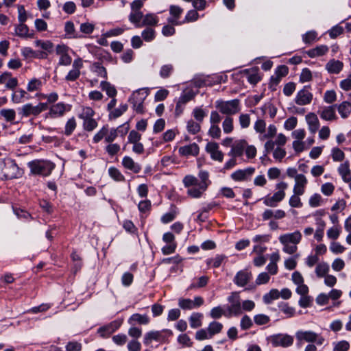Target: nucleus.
<instances>
[{
	"label": "nucleus",
	"instance_id": "obj_1",
	"mask_svg": "<svg viewBox=\"0 0 351 351\" xmlns=\"http://www.w3.org/2000/svg\"><path fill=\"white\" fill-rule=\"evenodd\" d=\"M21 172L13 160L8 159L0 162V178L12 180L18 178Z\"/></svg>",
	"mask_w": 351,
	"mask_h": 351
},
{
	"label": "nucleus",
	"instance_id": "obj_2",
	"mask_svg": "<svg viewBox=\"0 0 351 351\" xmlns=\"http://www.w3.org/2000/svg\"><path fill=\"white\" fill-rule=\"evenodd\" d=\"M29 166L33 173L44 176H49L55 167L50 161L39 160L29 162Z\"/></svg>",
	"mask_w": 351,
	"mask_h": 351
},
{
	"label": "nucleus",
	"instance_id": "obj_3",
	"mask_svg": "<svg viewBox=\"0 0 351 351\" xmlns=\"http://www.w3.org/2000/svg\"><path fill=\"white\" fill-rule=\"evenodd\" d=\"M216 108L222 113L227 115L234 114L239 112V100L236 99L230 101H217Z\"/></svg>",
	"mask_w": 351,
	"mask_h": 351
},
{
	"label": "nucleus",
	"instance_id": "obj_4",
	"mask_svg": "<svg viewBox=\"0 0 351 351\" xmlns=\"http://www.w3.org/2000/svg\"><path fill=\"white\" fill-rule=\"evenodd\" d=\"M288 185L286 182H280L276 184V187L278 191L276 192L273 196L267 197L264 200V204L270 207L276 206L277 204L281 202L285 197V190L287 188Z\"/></svg>",
	"mask_w": 351,
	"mask_h": 351
},
{
	"label": "nucleus",
	"instance_id": "obj_5",
	"mask_svg": "<svg viewBox=\"0 0 351 351\" xmlns=\"http://www.w3.org/2000/svg\"><path fill=\"white\" fill-rule=\"evenodd\" d=\"M296 338L298 341H304L308 343H316L322 345L324 338L313 331H299L296 333Z\"/></svg>",
	"mask_w": 351,
	"mask_h": 351
},
{
	"label": "nucleus",
	"instance_id": "obj_6",
	"mask_svg": "<svg viewBox=\"0 0 351 351\" xmlns=\"http://www.w3.org/2000/svg\"><path fill=\"white\" fill-rule=\"evenodd\" d=\"M228 301L231 304L227 307V317L237 315L242 313L240 298L237 293H232L228 298Z\"/></svg>",
	"mask_w": 351,
	"mask_h": 351
},
{
	"label": "nucleus",
	"instance_id": "obj_7",
	"mask_svg": "<svg viewBox=\"0 0 351 351\" xmlns=\"http://www.w3.org/2000/svg\"><path fill=\"white\" fill-rule=\"evenodd\" d=\"M47 108V103H39L36 106L27 104L21 108L20 113L24 117H29L30 115L37 116L43 111L46 110Z\"/></svg>",
	"mask_w": 351,
	"mask_h": 351
},
{
	"label": "nucleus",
	"instance_id": "obj_8",
	"mask_svg": "<svg viewBox=\"0 0 351 351\" xmlns=\"http://www.w3.org/2000/svg\"><path fill=\"white\" fill-rule=\"evenodd\" d=\"M143 90H138L135 91L130 99V101L133 104L134 109L138 112V113H143V100L145 99L146 95H145V93H142Z\"/></svg>",
	"mask_w": 351,
	"mask_h": 351
},
{
	"label": "nucleus",
	"instance_id": "obj_9",
	"mask_svg": "<svg viewBox=\"0 0 351 351\" xmlns=\"http://www.w3.org/2000/svg\"><path fill=\"white\" fill-rule=\"evenodd\" d=\"M271 342L275 346L287 347L293 342V338L288 335L278 334L271 337Z\"/></svg>",
	"mask_w": 351,
	"mask_h": 351
},
{
	"label": "nucleus",
	"instance_id": "obj_10",
	"mask_svg": "<svg viewBox=\"0 0 351 351\" xmlns=\"http://www.w3.org/2000/svg\"><path fill=\"white\" fill-rule=\"evenodd\" d=\"M206 151L210 154L215 160L221 162L223 158V153L219 150V145L215 142H209L206 146Z\"/></svg>",
	"mask_w": 351,
	"mask_h": 351
},
{
	"label": "nucleus",
	"instance_id": "obj_11",
	"mask_svg": "<svg viewBox=\"0 0 351 351\" xmlns=\"http://www.w3.org/2000/svg\"><path fill=\"white\" fill-rule=\"evenodd\" d=\"M313 99V95L306 88L300 90L295 97V103L300 106L310 104Z\"/></svg>",
	"mask_w": 351,
	"mask_h": 351
},
{
	"label": "nucleus",
	"instance_id": "obj_12",
	"mask_svg": "<svg viewBox=\"0 0 351 351\" xmlns=\"http://www.w3.org/2000/svg\"><path fill=\"white\" fill-rule=\"evenodd\" d=\"M301 239L302 234L299 231H295L291 234H285L279 237L282 244H289L291 243L296 245L300 242Z\"/></svg>",
	"mask_w": 351,
	"mask_h": 351
},
{
	"label": "nucleus",
	"instance_id": "obj_13",
	"mask_svg": "<svg viewBox=\"0 0 351 351\" xmlns=\"http://www.w3.org/2000/svg\"><path fill=\"white\" fill-rule=\"evenodd\" d=\"M251 278V272H248L245 270H242L237 274L234 278V282L238 286L243 287L248 283Z\"/></svg>",
	"mask_w": 351,
	"mask_h": 351
},
{
	"label": "nucleus",
	"instance_id": "obj_14",
	"mask_svg": "<svg viewBox=\"0 0 351 351\" xmlns=\"http://www.w3.org/2000/svg\"><path fill=\"white\" fill-rule=\"evenodd\" d=\"M247 146V142L245 140H239L234 143L232 146V149L229 155L232 157L241 156L243 153L245 147Z\"/></svg>",
	"mask_w": 351,
	"mask_h": 351
},
{
	"label": "nucleus",
	"instance_id": "obj_15",
	"mask_svg": "<svg viewBox=\"0 0 351 351\" xmlns=\"http://www.w3.org/2000/svg\"><path fill=\"white\" fill-rule=\"evenodd\" d=\"M306 120L308 125L309 130L315 134L319 127V122L317 115L313 112H310L306 115Z\"/></svg>",
	"mask_w": 351,
	"mask_h": 351
},
{
	"label": "nucleus",
	"instance_id": "obj_16",
	"mask_svg": "<svg viewBox=\"0 0 351 351\" xmlns=\"http://www.w3.org/2000/svg\"><path fill=\"white\" fill-rule=\"evenodd\" d=\"M183 10L178 5H171L169 8L170 14L173 16V18H169L168 19L169 23H170L173 25H178L180 23L178 22V19L182 14Z\"/></svg>",
	"mask_w": 351,
	"mask_h": 351
},
{
	"label": "nucleus",
	"instance_id": "obj_17",
	"mask_svg": "<svg viewBox=\"0 0 351 351\" xmlns=\"http://www.w3.org/2000/svg\"><path fill=\"white\" fill-rule=\"evenodd\" d=\"M254 171V168L252 167H250L244 170H238L233 173L231 177L236 181H243L246 180L248 176H252Z\"/></svg>",
	"mask_w": 351,
	"mask_h": 351
},
{
	"label": "nucleus",
	"instance_id": "obj_18",
	"mask_svg": "<svg viewBox=\"0 0 351 351\" xmlns=\"http://www.w3.org/2000/svg\"><path fill=\"white\" fill-rule=\"evenodd\" d=\"M179 153L182 156H197L199 154V147L196 143L190 144L189 145L180 147Z\"/></svg>",
	"mask_w": 351,
	"mask_h": 351
},
{
	"label": "nucleus",
	"instance_id": "obj_19",
	"mask_svg": "<svg viewBox=\"0 0 351 351\" xmlns=\"http://www.w3.org/2000/svg\"><path fill=\"white\" fill-rule=\"evenodd\" d=\"M338 171L344 182H349L351 181V171L348 161L340 165Z\"/></svg>",
	"mask_w": 351,
	"mask_h": 351
},
{
	"label": "nucleus",
	"instance_id": "obj_20",
	"mask_svg": "<svg viewBox=\"0 0 351 351\" xmlns=\"http://www.w3.org/2000/svg\"><path fill=\"white\" fill-rule=\"evenodd\" d=\"M343 64L339 60H330L326 65L327 71L330 73H339L343 69Z\"/></svg>",
	"mask_w": 351,
	"mask_h": 351
},
{
	"label": "nucleus",
	"instance_id": "obj_21",
	"mask_svg": "<svg viewBox=\"0 0 351 351\" xmlns=\"http://www.w3.org/2000/svg\"><path fill=\"white\" fill-rule=\"evenodd\" d=\"M119 324L117 322H112L107 326L100 328L98 330V332L102 337H109L112 332H114L118 328Z\"/></svg>",
	"mask_w": 351,
	"mask_h": 351
},
{
	"label": "nucleus",
	"instance_id": "obj_22",
	"mask_svg": "<svg viewBox=\"0 0 351 351\" xmlns=\"http://www.w3.org/2000/svg\"><path fill=\"white\" fill-rule=\"evenodd\" d=\"M149 319L147 315H141L138 313L133 314L128 319L129 324L134 325L136 323L139 324H147Z\"/></svg>",
	"mask_w": 351,
	"mask_h": 351
},
{
	"label": "nucleus",
	"instance_id": "obj_23",
	"mask_svg": "<svg viewBox=\"0 0 351 351\" xmlns=\"http://www.w3.org/2000/svg\"><path fill=\"white\" fill-rule=\"evenodd\" d=\"M322 119L326 121H332L337 119L335 110V106H328L319 113Z\"/></svg>",
	"mask_w": 351,
	"mask_h": 351
},
{
	"label": "nucleus",
	"instance_id": "obj_24",
	"mask_svg": "<svg viewBox=\"0 0 351 351\" xmlns=\"http://www.w3.org/2000/svg\"><path fill=\"white\" fill-rule=\"evenodd\" d=\"M123 165L134 173H138L141 170L139 165L135 164L134 160L129 156H125L123 159Z\"/></svg>",
	"mask_w": 351,
	"mask_h": 351
},
{
	"label": "nucleus",
	"instance_id": "obj_25",
	"mask_svg": "<svg viewBox=\"0 0 351 351\" xmlns=\"http://www.w3.org/2000/svg\"><path fill=\"white\" fill-rule=\"evenodd\" d=\"M328 51V47L326 45H321L316 47L314 49L309 50L307 54L311 58H315L316 56H320L324 55Z\"/></svg>",
	"mask_w": 351,
	"mask_h": 351
},
{
	"label": "nucleus",
	"instance_id": "obj_26",
	"mask_svg": "<svg viewBox=\"0 0 351 351\" xmlns=\"http://www.w3.org/2000/svg\"><path fill=\"white\" fill-rule=\"evenodd\" d=\"M143 14L141 11H132L130 16L129 20L131 23H134L136 27H141V21L143 19Z\"/></svg>",
	"mask_w": 351,
	"mask_h": 351
},
{
	"label": "nucleus",
	"instance_id": "obj_27",
	"mask_svg": "<svg viewBox=\"0 0 351 351\" xmlns=\"http://www.w3.org/2000/svg\"><path fill=\"white\" fill-rule=\"evenodd\" d=\"M338 111L342 118H346L351 112V104L348 101H343L338 106Z\"/></svg>",
	"mask_w": 351,
	"mask_h": 351
},
{
	"label": "nucleus",
	"instance_id": "obj_28",
	"mask_svg": "<svg viewBox=\"0 0 351 351\" xmlns=\"http://www.w3.org/2000/svg\"><path fill=\"white\" fill-rule=\"evenodd\" d=\"M65 105L62 103H59L51 107L49 114L53 116H62L65 112Z\"/></svg>",
	"mask_w": 351,
	"mask_h": 351
},
{
	"label": "nucleus",
	"instance_id": "obj_29",
	"mask_svg": "<svg viewBox=\"0 0 351 351\" xmlns=\"http://www.w3.org/2000/svg\"><path fill=\"white\" fill-rule=\"evenodd\" d=\"M329 271V266L326 263L322 262L317 263L315 268V273L317 277L322 278L326 276Z\"/></svg>",
	"mask_w": 351,
	"mask_h": 351
},
{
	"label": "nucleus",
	"instance_id": "obj_30",
	"mask_svg": "<svg viewBox=\"0 0 351 351\" xmlns=\"http://www.w3.org/2000/svg\"><path fill=\"white\" fill-rule=\"evenodd\" d=\"M158 23L157 17L154 14H147L143 17L141 27L145 25L154 26Z\"/></svg>",
	"mask_w": 351,
	"mask_h": 351
},
{
	"label": "nucleus",
	"instance_id": "obj_31",
	"mask_svg": "<svg viewBox=\"0 0 351 351\" xmlns=\"http://www.w3.org/2000/svg\"><path fill=\"white\" fill-rule=\"evenodd\" d=\"M101 87L105 90L110 97H114L117 95V90L114 86H112L109 82L103 81L101 82Z\"/></svg>",
	"mask_w": 351,
	"mask_h": 351
},
{
	"label": "nucleus",
	"instance_id": "obj_32",
	"mask_svg": "<svg viewBox=\"0 0 351 351\" xmlns=\"http://www.w3.org/2000/svg\"><path fill=\"white\" fill-rule=\"evenodd\" d=\"M161 337V334L159 331H152L147 333L145 336L144 343L145 344H149L152 340L158 341Z\"/></svg>",
	"mask_w": 351,
	"mask_h": 351
},
{
	"label": "nucleus",
	"instance_id": "obj_33",
	"mask_svg": "<svg viewBox=\"0 0 351 351\" xmlns=\"http://www.w3.org/2000/svg\"><path fill=\"white\" fill-rule=\"evenodd\" d=\"M202 315L201 313H193L190 317V325L192 328H196L202 326Z\"/></svg>",
	"mask_w": 351,
	"mask_h": 351
},
{
	"label": "nucleus",
	"instance_id": "obj_34",
	"mask_svg": "<svg viewBox=\"0 0 351 351\" xmlns=\"http://www.w3.org/2000/svg\"><path fill=\"white\" fill-rule=\"evenodd\" d=\"M16 34L20 37H28L29 36L28 32L29 29L24 23H20L15 29Z\"/></svg>",
	"mask_w": 351,
	"mask_h": 351
},
{
	"label": "nucleus",
	"instance_id": "obj_35",
	"mask_svg": "<svg viewBox=\"0 0 351 351\" xmlns=\"http://www.w3.org/2000/svg\"><path fill=\"white\" fill-rule=\"evenodd\" d=\"M223 328V325L217 322H213L210 324L208 330L210 334V336H213L215 334H217L221 332V329Z\"/></svg>",
	"mask_w": 351,
	"mask_h": 351
},
{
	"label": "nucleus",
	"instance_id": "obj_36",
	"mask_svg": "<svg viewBox=\"0 0 351 351\" xmlns=\"http://www.w3.org/2000/svg\"><path fill=\"white\" fill-rule=\"evenodd\" d=\"M222 127L223 132L226 134L230 133L234 128L233 119L229 116L226 117L223 121Z\"/></svg>",
	"mask_w": 351,
	"mask_h": 351
},
{
	"label": "nucleus",
	"instance_id": "obj_37",
	"mask_svg": "<svg viewBox=\"0 0 351 351\" xmlns=\"http://www.w3.org/2000/svg\"><path fill=\"white\" fill-rule=\"evenodd\" d=\"M199 177L201 179L199 186L202 191H206L208 185V173L206 171H200Z\"/></svg>",
	"mask_w": 351,
	"mask_h": 351
},
{
	"label": "nucleus",
	"instance_id": "obj_38",
	"mask_svg": "<svg viewBox=\"0 0 351 351\" xmlns=\"http://www.w3.org/2000/svg\"><path fill=\"white\" fill-rule=\"evenodd\" d=\"M280 297V292L277 289H272L269 293L263 297V300L266 304H269L272 300H276Z\"/></svg>",
	"mask_w": 351,
	"mask_h": 351
},
{
	"label": "nucleus",
	"instance_id": "obj_39",
	"mask_svg": "<svg viewBox=\"0 0 351 351\" xmlns=\"http://www.w3.org/2000/svg\"><path fill=\"white\" fill-rule=\"evenodd\" d=\"M155 30L151 27H147L142 32V37L146 42H150L155 38Z\"/></svg>",
	"mask_w": 351,
	"mask_h": 351
},
{
	"label": "nucleus",
	"instance_id": "obj_40",
	"mask_svg": "<svg viewBox=\"0 0 351 351\" xmlns=\"http://www.w3.org/2000/svg\"><path fill=\"white\" fill-rule=\"evenodd\" d=\"M76 125L77 124L74 117L69 119L65 125L64 134L67 136L71 135L75 129Z\"/></svg>",
	"mask_w": 351,
	"mask_h": 351
},
{
	"label": "nucleus",
	"instance_id": "obj_41",
	"mask_svg": "<svg viewBox=\"0 0 351 351\" xmlns=\"http://www.w3.org/2000/svg\"><path fill=\"white\" fill-rule=\"evenodd\" d=\"M183 183L186 187H190L191 186H198L199 181L197 178L193 176H186L183 179Z\"/></svg>",
	"mask_w": 351,
	"mask_h": 351
},
{
	"label": "nucleus",
	"instance_id": "obj_42",
	"mask_svg": "<svg viewBox=\"0 0 351 351\" xmlns=\"http://www.w3.org/2000/svg\"><path fill=\"white\" fill-rule=\"evenodd\" d=\"M332 157L335 161H343L345 158V154L342 150L338 147H335L332 150Z\"/></svg>",
	"mask_w": 351,
	"mask_h": 351
},
{
	"label": "nucleus",
	"instance_id": "obj_43",
	"mask_svg": "<svg viewBox=\"0 0 351 351\" xmlns=\"http://www.w3.org/2000/svg\"><path fill=\"white\" fill-rule=\"evenodd\" d=\"M0 114L7 121H12L15 119V111L12 109L1 110Z\"/></svg>",
	"mask_w": 351,
	"mask_h": 351
},
{
	"label": "nucleus",
	"instance_id": "obj_44",
	"mask_svg": "<svg viewBox=\"0 0 351 351\" xmlns=\"http://www.w3.org/2000/svg\"><path fill=\"white\" fill-rule=\"evenodd\" d=\"M93 66L94 68V71L96 72L98 74V75H100L104 78H107L106 70L105 67L101 66V63L95 62L93 63Z\"/></svg>",
	"mask_w": 351,
	"mask_h": 351
},
{
	"label": "nucleus",
	"instance_id": "obj_45",
	"mask_svg": "<svg viewBox=\"0 0 351 351\" xmlns=\"http://www.w3.org/2000/svg\"><path fill=\"white\" fill-rule=\"evenodd\" d=\"M199 19V14L197 10H189L184 19V22L190 23L196 21Z\"/></svg>",
	"mask_w": 351,
	"mask_h": 351
},
{
	"label": "nucleus",
	"instance_id": "obj_46",
	"mask_svg": "<svg viewBox=\"0 0 351 351\" xmlns=\"http://www.w3.org/2000/svg\"><path fill=\"white\" fill-rule=\"evenodd\" d=\"M200 125L198 123L195 122L193 120H190L187 123V130L189 132L195 134L199 132Z\"/></svg>",
	"mask_w": 351,
	"mask_h": 351
},
{
	"label": "nucleus",
	"instance_id": "obj_47",
	"mask_svg": "<svg viewBox=\"0 0 351 351\" xmlns=\"http://www.w3.org/2000/svg\"><path fill=\"white\" fill-rule=\"evenodd\" d=\"M83 120H84V124H83L84 128V130H86L87 131H92L97 125V121L93 118L86 119H83Z\"/></svg>",
	"mask_w": 351,
	"mask_h": 351
},
{
	"label": "nucleus",
	"instance_id": "obj_48",
	"mask_svg": "<svg viewBox=\"0 0 351 351\" xmlns=\"http://www.w3.org/2000/svg\"><path fill=\"white\" fill-rule=\"evenodd\" d=\"M223 315L227 316V312L220 306L215 307L210 311V316L214 319L220 318Z\"/></svg>",
	"mask_w": 351,
	"mask_h": 351
},
{
	"label": "nucleus",
	"instance_id": "obj_49",
	"mask_svg": "<svg viewBox=\"0 0 351 351\" xmlns=\"http://www.w3.org/2000/svg\"><path fill=\"white\" fill-rule=\"evenodd\" d=\"M254 322L257 325H264L267 324L270 319L269 317L263 314H258L254 316Z\"/></svg>",
	"mask_w": 351,
	"mask_h": 351
},
{
	"label": "nucleus",
	"instance_id": "obj_50",
	"mask_svg": "<svg viewBox=\"0 0 351 351\" xmlns=\"http://www.w3.org/2000/svg\"><path fill=\"white\" fill-rule=\"evenodd\" d=\"M337 95L334 90H327L324 96V100L327 104H332L336 101Z\"/></svg>",
	"mask_w": 351,
	"mask_h": 351
},
{
	"label": "nucleus",
	"instance_id": "obj_51",
	"mask_svg": "<svg viewBox=\"0 0 351 351\" xmlns=\"http://www.w3.org/2000/svg\"><path fill=\"white\" fill-rule=\"evenodd\" d=\"M208 134L214 138H219L221 136V129L217 125H212L209 129Z\"/></svg>",
	"mask_w": 351,
	"mask_h": 351
},
{
	"label": "nucleus",
	"instance_id": "obj_52",
	"mask_svg": "<svg viewBox=\"0 0 351 351\" xmlns=\"http://www.w3.org/2000/svg\"><path fill=\"white\" fill-rule=\"evenodd\" d=\"M239 123L242 128H246L249 127L250 124V117L247 114H241L239 116Z\"/></svg>",
	"mask_w": 351,
	"mask_h": 351
},
{
	"label": "nucleus",
	"instance_id": "obj_53",
	"mask_svg": "<svg viewBox=\"0 0 351 351\" xmlns=\"http://www.w3.org/2000/svg\"><path fill=\"white\" fill-rule=\"evenodd\" d=\"M195 96V94L193 91H189L187 93H184L179 98L178 101L183 105L186 104L188 101H191Z\"/></svg>",
	"mask_w": 351,
	"mask_h": 351
},
{
	"label": "nucleus",
	"instance_id": "obj_54",
	"mask_svg": "<svg viewBox=\"0 0 351 351\" xmlns=\"http://www.w3.org/2000/svg\"><path fill=\"white\" fill-rule=\"evenodd\" d=\"M266 123L263 119H258L254 124V130L261 134L265 132Z\"/></svg>",
	"mask_w": 351,
	"mask_h": 351
},
{
	"label": "nucleus",
	"instance_id": "obj_55",
	"mask_svg": "<svg viewBox=\"0 0 351 351\" xmlns=\"http://www.w3.org/2000/svg\"><path fill=\"white\" fill-rule=\"evenodd\" d=\"M141 134L135 130H132L128 136V142L130 143H136L140 141Z\"/></svg>",
	"mask_w": 351,
	"mask_h": 351
},
{
	"label": "nucleus",
	"instance_id": "obj_56",
	"mask_svg": "<svg viewBox=\"0 0 351 351\" xmlns=\"http://www.w3.org/2000/svg\"><path fill=\"white\" fill-rule=\"evenodd\" d=\"M311 79H312V74H311V71L308 69H304L302 71V73H301V75L300 77V82H306L311 81Z\"/></svg>",
	"mask_w": 351,
	"mask_h": 351
},
{
	"label": "nucleus",
	"instance_id": "obj_57",
	"mask_svg": "<svg viewBox=\"0 0 351 351\" xmlns=\"http://www.w3.org/2000/svg\"><path fill=\"white\" fill-rule=\"evenodd\" d=\"M110 176L117 181H122L124 180L123 176L119 172V171L114 167H111L109 169Z\"/></svg>",
	"mask_w": 351,
	"mask_h": 351
},
{
	"label": "nucleus",
	"instance_id": "obj_58",
	"mask_svg": "<svg viewBox=\"0 0 351 351\" xmlns=\"http://www.w3.org/2000/svg\"><path fill=\"white\" fill-rule=\"evenodd\" d=\"M95 29V25L90 23H84L80 25V31L84 34H91Z\"/></svg>",
	"mask_w": 351,
	"mask_h": 351
},
{
	"label": "nucleus",
	"instance_id": "obj_59",
	"mask_svg": "<svg viewBox=\"0 0 351 351\" xmlns=\"http://www.w3.org/2000/svg\"><path fill=\"white\" fill-rule=\"evenodd\" d=\"M76 5L73 1L66 2L63 5V10L67 14H73L75 12Z\"/></svg>",
	"mask_w": 351,
	"mask_h": 351
},
{
	"label": "nucleus",
	"instance_id": "obj_60",
	"mask_svg": "<svg viewBox=\"0 0 351 351\" xmlns=\"http://www.w3.org/2000/svg\"><path fill=\"white\" fill-rule=\"evenodd\" d=\"M173 71V66L171 64H166L162 66L160 75L162 77H168Z\"/></svg>",
	"mask_w": 351,
	"mask_h": 351
},
{
	"label": "nucleus",
	"instance_id": "obj_61",
	"mask_svg": "<svg viewBox=\"0 0 351 351\" xmlns=\"http://www.w3.org/2000/svg\"><path fill=\"white\" fill-rule=\"evenodd\" d=\"M82 349L81 343L77 341L69 342L66 346V351H80Z\"/></svg>",
	"mask_w": 351,
	"mask_h": 351
},
{
	"label": "nucleus",
	"instance_id": "obj_62",
	"mask_svg": "<svg viewBox=\"0 0 351 351\" xmlns=\"http://www.w3.org/2000/svg\"><path fill=\"white\" fill-rule=\"evenodd\" d=\"M312 299L310 296L305 295H302L299 300V304L302 308H306L311 306Z\"/></svg>",
	"mask_w": 351,
	"mask_h": 351
},
{
	"label": "nucleus",
	"instance_id": "obj_63",
	"mask_svg": "<svg viewBox=\"0 0 351 351\" xmlns=\"http://www.w3.org/2000/svg\"><path fill=\"white\" fill-rule=\"evenodd\" d=\"M112 340L116 344L122 346L126 343L128 337L125 335H117L112 337Z\"/></svg>",
	"mask_w": 351,
	"mask_h": 351
},
{
	"label": "nucleus",
	"instance_id": "obj_64",
	"mask_svg": "<svg viewBox=\"0 0 351 351\" xmlns=\"http://www.w3.org/2000/svg\"><path fill=\"white\" fill-rule=\"evenodd\" d=\"M349 343L346 341H339L334 348L333 351H347L349 349Z\"/></svg>",
	"mask_w": 351,
	"mask_h": 351
}]
</instances>
